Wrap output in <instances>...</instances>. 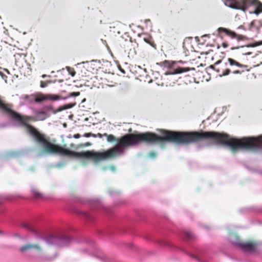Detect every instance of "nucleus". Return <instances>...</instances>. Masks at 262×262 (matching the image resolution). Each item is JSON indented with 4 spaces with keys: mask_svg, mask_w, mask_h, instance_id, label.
Returning a JSON list of instances; mask_svg holds the SVG:
<instances>
[{
    "mask_svg": "<svg viewBox=\"0 0 262 262\" xmlns=\"http://www.w3.org/2000/svg\"><path fill=\"white\" fill-rule=\"evenodd\" d=\"M90 145H91V143H87L85 144V146H90Z\"/></svg>",
    "mask_w": 262,
    "mask_h": 262,
    "instance_id": "obj_35",
    "label": "nucleus"
},
{
    "mask_svg": "<svg viewBox=\"0 0 262 262\" xmlns=\"http://www.w3.org/2000/svg\"><path fill=\"white\" fill-rule=\"evenodd\" d=\"M240 47H236V48H235V49H239ZM232 50L234 49V48H232Z\"/></svg>",
    "mask_w": 262,
    "mask_h": 262,
    "instance_id": "obj_38",
    "label": "nucleus"
},
{
    "mask_svg": "<svg viewBox=\"0 0 262 262\" xmlns=\"http://www.w3.org/2000/svg\"><path fill=\"white\" fill-rule=\"evenodd\" d=\"M91 136H93L94 137H96V135L93 134L92 133H86V134H84V137H89Z\"/></svg>",
    "mask_w": 262,
    "mask_h": 262,
    "instance_id": "obj_22",
    "label": "nucleus"
},
{
    "mask_svg": "<svg viewBox=\"0 0 262 262\" xmlns=\"http://www.w3.org/2000/svg\"><path fill=\"white\" fill-rule=\"evenodd\" d=\"M96 137H99L100 138H102V136H104V134L103 135H102L100 133L98 134L97 135H96Z\"/></svg>",
    "mask_w": 262,
    "mask_h": 262,
    "instance_id": "obj_31",
    "label": "nucleus"
},
{
    "mask_svg": "<svg viewBox=\"0 0 262 262\" xmlns=\"http://www.w3.org/2000/svg\"><path fill=\"white\" fill-rule=\"evenodd\" d=\"M74 105H71V104H67L64 106V109H68L72 108Z\"/></svg>",
    "mask_w": 262,
    "mask_h": 262,
    "instance_id": "obj_23",
    "label": "nucleus"
},
{
    "mask_svg": "<svg viewBox=\"0 0 262 262\" xmlns=\"http://www.w3.org/2000/svg\"><path fill=\"white\" fill-rule=\"evenodd\" d=\"M239 245L242 250L246 252L254 251L257 246L255 243L252 242L240 243Z\"/></svg>",
    "mask_w": 262,
    "mask_h": 262,
    "instance_id": "obj_7",
    "label": "nucleus"
},
{
    "mask_svg": "<svg viewBox=\"0 0 262 262\" xmlns=\"http://www.w3.org/2000/svg\"><path fill=\"white\" fill-rule=\"evenodd\" d=\"M190 70H191V69L188 68H181V74L184 72H187Z\"/></svg>",
    "mask_w": 262,
    "mask_h": 262,
    "instance_id": "obj_21",
    "label": "nucleus"
},
{
    "mask_svg": "<svg viewBox=\"0 0 262 262\" xmlns=\"http://www.w3.org/2000/svg\"><path fill=\"white\" fill-rule=\"evenodd\" d=\"M228 61L229 62L230 66H232V67L236 66L238 68H243V67H246L245 66L239 63V62H237L235 60H234L232 58H228Z\"/></svg>",
    "mask_w": 262,
    "mask_h": 262,
    "instance_id": "obj_11",
    "label": "nucleus"
},
{
    "mask_svg": "<svg viewBox=\"0 0 262 262\" xmlns=\"http://www.w3.org/2000/svg\"><path fill=\"white\" fill-rule=\"evenodd\" d=\"M57 166H58V167H59V166H60V165H59V164H58Z\"/></svg>",
    "mask_w": 262,
    "mask_h": 262,
    "instance_id": "obj_40",
    "label": "nucleus"
},
{
    "mask_svg": "<svg viewBox=\"0 0 262 262\" xmlns=\"http://www.w3.org/2000/svg\"><path fill=\"white\" fill-rule=\"evenodd\" d=\"M110 169L113 171H115V167L113 166H111L110 167Z\"/></svg>",
    "mask_w": 262,
    "mask_h": 262,
    "instance_id": "obj_33",
    "label": "nucleus"
},
{
    "mask_svg": "<svg viewBox=\"0 0 262 262\" xmlns=\"http://www.w3.org/2000/svg\"><path fill=\"white\" fill-rule=\"evenodd\" d=\"M83 215H84V216L87 218L88 219H91V216L88 213H83Z\"/></svg>",
    "mask_w": 262,
    "mask_h": 262,
    "instance_id": "obj_24",
    "label": "nucleus"
},
{
    "mask_svg": "<svg viewBox=\"0 0 262 262\" xmlns=\"http://www.w3.org/2000/svg\"><path fill=\"white\" fill-rule=\"evenodd\" d=\"M0 75L2 76V78L4 79L5 78V77H6V76H4V74L1 72H0Z\"/></svg>",
    "mask_w": 262,
    "mask_h": 262,
    "instance_id": "obj_32",
    "label": "nucleus"
},
{
    "mask_svg": "<svg viewBox=\"0 0 262 262\" xmlns=\"http://www.w3.org/2000/svg\"><path fill=\"white\" fill-rule=\"evenodd\" d=\"M33 250L37 253H41L42 249L40 246L37 244H28L22 246L20 248V251L22 253Z\"/></svg>",
    "mask_w": 262,
    "mask_h": 262,
    "instance_id": "obj_5",
    "label": "nucleus"
},
{
    "mask_svg": "<svg viewBox=\"0 0 262 262\" xmlns=\"http://www.w3.org/2000/svg\"><path fill=\"white\" fill-rule=\"evenodd\" d=\"M144 21H145V23L146 24H147V25H148V23H150V19H145Z\"/></svg>",
    "mask_w": 262,
    "mask_h": 262,
    "instance_id": "obj_29",
    "label": "nucleus"
},
{
    "mask_svg": "<svg viewBox=\"0 0 262 262\" xmlns=\"http://www.w3.org/2000/svg\"><path fill=\"white\" fill-rule=\"evenodd\" d=\"M218 30L219 31H223L225 32L228 36L232 38H236L237 36V34L234 32H233L230 30L223 28H220Z\"/></svg>",
    "mask_w": 262,
    "mask_h": 262,
    "instance_id": "obj_9",
    "label": "nucleus"
},
{
    "mask_svg": "<svg viewBox=\"0 0 262 262\" xmlns=\"http://www.w3.org/2000/svg\"><path fill=\"white\" fill-rule=\"evenodd\" d=\"M225 4L229 7L240 9L244 11H245L250 6H254L255 10L253 11H249L250 14H255L258 15L262 12V4L258 0H226Z\"/></svg>",
    "mask_w": 262,
    "mask_h": 262,
    "instance_id": "obj_2",
    "label": "nucleus"
},
{
    "mask_svg": "<svg viewBox=\"0 0 262 262\" xmlns=\"http://www.w3.org/2000/svg\"><path fill=\"white\" fill-rule=\"evenodd\" d=\"M45 241L50 246L60 247L68 246L72 243V239L67 235L52 234L47 236Z\"/></svg>",
    "mask_w": 262,
    "mask_h": 262,
    "instance_id": "obj_3",
    "label": "nucleus"
},
{
    "mask_svg": "<svg viewBox=\"0 0 262 262\" xmlns=\"http://www.w3.org/2000/svg\"><path fill=\"white\" fill-rule=\"evenodd\" d=\"M242 28H243V26H240L238 27V29H242Z\"/></svg>",
    "mask_w": 262,
    "mask_h": 262,
    "instance_id": "obj_36",
    "label": "nucleus"
},
{
    "mask_svg": "<svg viewBox=\"0 0 262 262\" xmlns=\"http://www.w3.org/2000/svg\"><path fill=\"white\" fill-rule=\"evenodd\" d=\"M222 46L225 48H227L228 46L227 43L226 42H223Z\"/></svg>",
    "mask_w": 262,
    "mask_h": 262,
    "instance_id": "obj_28",
    "label": "nucleus"
},
{
    "mask_svg": "<svg viewBox=\"0 0 262 262\" xmlns=\"http://www.w3.org/2000/svg\"><path fill=\"white\" fill-rule=\"evenodd\" d=\"M233 73L234 74H241V72L238 70H235L233 72Z\"/></svg>",
    "mask_w": 262,
    "mask_h": 262,
    "instance_id": "obj_27",
    "label": "nucleus"
},
{
    "mask_svg": "<svg viewBox=\"0 0 262 262\" xmlns=\"http://www.w3.org/2000/svg\"><path fill=\"white\" fill-rule=\"evenodd\" d=\"M52 82L51 81H40V87L41 88H45L46 87L48 83H51Z\"/></svg>",
    "mask_w": 262,
    "mask_h": 262,
    "instance_id": "obj_17",
    "label": "nucleus"
},
{
    "mask_svg": "<svg viewBox=\"0 0 262 262\" xmlns=\"http://www.w3.org/2000/svg\"><path fill=\"white\" fill-rule=\"evenodd\" d=\"M149 156L151 158H154L156 156V153L154 151L150 152L149 154Z\"/></svg>",
    "mask_w": 262,
    "mask_h": 262,
    "instance_id": "obj_20",
    "label": "nucleus"
},
{
    "mask_svg": "<svg viewBox=\"0 0 262 262\" xmlns=\"http://www.w3.org/2000/svg\"><path fill=\"white\" fill-rule=\"evenodd\" d=\"M47 98L46 95L41 93H36L30 95H23L20 98L21 105L33 103L35 102L37 103L41 102L47 100Z\"/></svg>",
    "mask_w": 262,
    "mask_h": 262,
    "instance_id": "obj_4",
    "label": "nucleus"
},
{
    "mask_svg": "<svg viewBox=\"0 0 262 262\" xmlns=\"http://www.w3.org/2000/svg\"><path fill=\"white\" fill-rule=\"evenodd\" d=\"M110 193L112 195V191H110Z\"/></svg>",
    "mask_w": 262,
    "mask_h": 262,
    "instance_id": "obj_39",
    "label": "nucleus"
},
{
    "mask_svg": "<svg viewBox=\"0 0 262 262\" xmlns=\"http://www.w3.org/2000/svg\"><path fill=\"white\" fill-rule=\"evenodd\" d=\"M230 72H231L230 70L229 69H227L225 71H224L222 73V74H221L220 76V77L224 76H227V75H228L230 74Z\"/></svg>",
    "mask_w": 262,
    "mask_h": 262,
    "instance_id": "obj_19",
    "label": "nucleus"
},
{
    "mask_svg": "<svg viewBox=\"0 0 262 262\" xmlns=\"http://www.w3.org/2000/svg\"><path fill=\"white\" fill-rule=\"evenodd\" d=\"M255 21H252L249 25V30L251 31H253L254 30H258V28L254 26Z\"/></svg>",
    "mask_w": 262,
    "mask_h": 262,
    "instance_id": "obj_16",
    "label": "nucleus"
},
{
    "mask_svg": "<svg viewBox=\"0 0 262 262\" xmlns=\"http://www.w3.org/2000/svg\"><path fill=\"white\" fill-rule=\"evenodd\" d=\"M104 136H105L107 137V141L109 142H111L116 141L115 137L112 135H108L106 134H104Z\"/></svg>",
    "mask_w": 262,
    "mask_h": 262,
    "instance_id": "obj_14",
    "label": "nucleus"
},
{
    "mask_svg": "<svg viewBox=\"0 0 262 262\" xmlns=\"http://www.w3.org/2000/svg\"><path fill=\"white\" fill-rule=\"evenodd\" d=\"M31 192L35 198L40 199L42 198V194L39 192L36 189L32 188Z\"/></svg>",
    "mask_w": 262,
    "mask_h": 262,
    "instance_id": "obj_12",
    "label": "nucleus"
},
{
    "mask_svg": "<svg viewBox=\"0 0 262 262\" xmlns=\"http://www.w3.org/2000/svg\"><path fill=\"white\" fill-rule=\"evenodd\" d=\"M138 68L140 69L142 71H141V73H142V72L146 73V69H142L140 66L138 67Z\"/></svg>",
    "mask_w": 262,
    "mask_h": 262,
    "instance_id": "obj_26",
    "label": "nucleus"
},
{
    "mask_svg": "<svg viewBox=\"0 0 262 262\" xmlns=\"http://www.w3.org/2000/svg\"><path fill=\"white\" fill-rule=\"evenodd\" d=\"M144 40L146 42H147V43H150V39H149V37H147V38H144Z\"/></svg>",
    "mask_w": 262,
    "mask_h": 262,
    "instance_id": "obj_25",
    "label": "nucleus"
},
{
    "mask_svg": "<svg viewBox=\"0 0 262 262\" xmlns=\"http://www.w3.org/2000/svg\"><path fill=\"white\" fill-rule=\"evenodd\" d=\"M22 226L23 228L26 229L29 231H32L33 232H36L35 229L29 223H23Z\"/></svg>",
    "mask_w": 262,
    "mask_h": 262,
    "instance_id": "obj_13",
    "label": "nucleus"
},
{
    "mask_svg": "<svg viewBox=\"0 0 262 262\" xmlns=\"http://www.w3.org/2000/svg\"><path fill=\"white\" fill-rule=\"evenodd\" d=\"M46 96L47 98V99H50L54 101L58 100L59 99V97L57 95H50L49 96H47L46 95Z\"/></svg>",
    "mask_w": 262,
    "mask_h": 262,
    "instance_id": "obj_15",
    "label": "nucleus"
},
{
    "mask_svg": "<svg viewBox=\"0 0 262 262\" xmlns=\"http://www.w3.org/2000/svg\"><path fill=\"white\" fill-rule=\"evenodd\" d=\"M221 62V61H218L216 62V64L220 63Z\"/></svg>",
    "mask_w": 262,
    "mask_h": 262,
    "instance_id": "obj_37",
    "label": "nucleus"
},
{
    "mask_svg": "<svg viewBox=\"0 0 262 262\" xmlns=\"http://www.w3.org/2000/svg\"><path fill=\"white\" fill-rule=\"evenodd\" d=\"M66 68L67 69V71L69 72V74L72 76L73 77L75 76L76 72L74 71V70L73 69H71L70 67H67Z\"/></svg>",
    "mask_w": 262,
    "mask_h": 262,
    "instance_id": "obj_18",
    "label": "nucleus"
},
{
    "mask_svg": "<svg viewBox=\"0 0 262 262\" xmlns=\"http://www.w3.org/2000/svg\"><path fill=\"white\" fill-rule=\"evenodd\" d=\"M80 137V135L79 134H75L74 136V137L76 139L79 138Z\"/></svg>",
    "mask_w": 262,
    "mask_h": 262,
    "instance_id": "obj_30",
    "label": "nucleus"
},
{
    "mask_svg": "<svg viewBox=\"0 0 262 262\" xmlns=\"http://www.w3.org/2000/svg\"><path fill=\"white\" fill-rule=\"evenodd\" d=\"M166 67H168L169 68V70L168 72L165 73V75H172L171 77L170 78V79H173L175 78H177V77H178V78L179 79L180 77L177 75H176L177 74L180 73V69L177 68L176 69H174L175 68V64L176 62H173L170 66L169 65V63L167 61L165 62Z\"/></svg>",
    "mask_w": 262,
    "mask_h": 262,
    "instance_id": "obj_6",
    "label": "nucleus"
},
{
    "mask_svg": "<svg viewBox=\"0 0 262 262\" xmlns=\"http://www.w3.org/2000/svg\"><path fill=\"white\" fill-rule=\"evenodd\" d=\"M262 45V41L255 42L254 43H250L248 44L247 45L242 46L241 47V48L243 49L244 50L242 51L243 54L245 55H250L252 54V53L251 52H246V50H245L246 48H249V47H255L258 46Z\"/></svg>",
    "mask_w": 262,
    "mask_h": 262,
    "instance_id": "obj_8",
    "label": "nucleus"
},
{
    "mask_svg": "<svg viewBox=\"0 0 262 262\" xmlns=\"http://www.w3.org/2000/svg\"><path fill=\"white\" fill-rule=\"evenodd\" d=\"M41 77L42 78H45V77H50V76L43 74L41 76Z\"/></svg>",
    "mask_w": 262,
    "mask_h": 262,
    "instance_id": "obj_34",
    "label": "nucleus"
},
{
    "mask_svg": "<svg viewBox=\"0 0 262 262\" xmlns=\"http://www.w3.org/2000/svg\"><path fill=\"white\" fill-rule=\"evenodd\" d=\"M96 256L103 262H108L109 258L102 252H99Z\"/></svg>",
    "mask_w": 262,
    "mask_h": 262,
    "instance_id": "obj_10",
    "label": "nucleus"
},
{
    "mask_svg": "<svg viewBox=\"0 0 262 262\" xmlns=\"http://www.w3.org/2000/svg\"><path fill=\"white\" fill-rule=\"evenodd\" d=\"M202 139H212L217 144L226 145L232 151L236 150H256L262 148V135L257 137L231 138L225 134L213 132H182L181 144L188 143Z\"/></svg>",
    "mask_w": 262,
    "mask_h": 262,
    "instance_id": "obj_1",
    "label": "nucleus"
}]
</instances>
